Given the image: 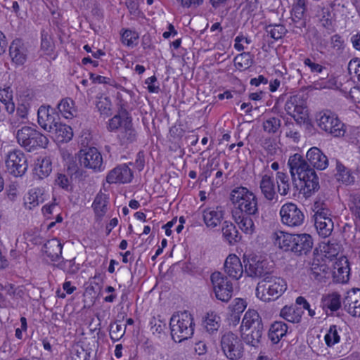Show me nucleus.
I'll use <instances>...</instances> for the list:
<instances>
[{"instance_id":"obj_1","label":"nucleus","mask_w":360,"mask_h":360,"mask_svg":"<svg viewBox=\"0 0 360 360\" xmlns=\"http://www.w3.org/2000/svg\"><path fill=\"white\" fill-rule=\"evenodd\" d=\"M288 165L290 168V172L292 181L295 188L298 190L295 183V175L298 176L300 181V192L304 197H310L315 192L318 191L320 188L319 177L314 168H311L307 162L302 155L298 153L290 157Z\"/></svg>"},{"instance_id":"obj_2","label":"nucleus","mask_w":360,"mask_h":360,"mask_svg":"<svg viewBox=\"0 0 360 360\" xmlns=\"http://www.w3.org/2000/svg\"><path fill=\"white\" fill-rule=\"evenodd\" d=\"M272 240L275 246L285 252L295 255H306L313 248L312 237L307 233L291 234L282 231L273 233Z\"/></svg>"},{"instance_id":"obj_3","label":"nucleus","mask_w":360,"mask_h":360,"mask_svg":"<svg viewBox=\"0 0 360 360\" xmlns=\"http://www.w3.org/2000/svg\"><path fill=\"white\" fill-rule=\"evenodd\" d=\"M110 131L119 130L117 138L120 146L128 147L136 141L137 132L133 127L132 119L125 109L112 117L108 124Z\"/></svg>"},{"instance_id":"obj_4","label":"nucleus","mask_w":360,"mask_h":360,"mask_svg":"<svg viewBox=\"0 0 360 360\" xmlns=\"http://www.w3.org/2000/svg\"><path fill=\"white\" fill-rule=\"evenodd\" d=\"M241 337L252 347H257L263 335V323L258 312L249 309L244 315L240 326Z\"/></svg>"},{"instance_id":"obj_5","label":"nucleus","mask_w":360,"mask_h":360,"mask_svg":"<svg viewBox=\"0 0 360 360\" xmlns=\"http://www.w3.org/2000/svg\"><path fill=\"white\" fill-rule=\"evenodd\" d=\"M231 202L240 210L238 213L252 215L257 218L259 211L256 195L243 186L236 187L231 192Z\"/></svg>"},{"instance_id":"obj_6","label":"nucleus","mask_w":360,"mask_h":360,"mask_svg":"<svg viewBox=\"0 0 360 360\" xmlns=\"http://www.w3.org/2000/svg\"><path fill=\"white\" fill-rule=\"evenodd\" d=\"M287 289L284 279L271 274L258 283L255 294L257 298L268 302L281 297Z\"/></svg>"},{"instance_id":"obj_7","label":"nucleus","mask_w":360,"mask_h":360,"mask_svg":"<svg viewBox=\"0 0 360 360\" xmlns=\"http://www.w3.org/2000/svg\"><path fill=\"white\" fill-rule=\"evenodd\" d=\"M169 326L172 338L176 342H181L193 335L195 324L188 311L174 314L170 319Z\"/></svg>"},{"instance_id":"obj_8","label":"nucleus","mask_w":360,"mask_h":360,"mask_svg":"<svg viewBox=\"0 0 360 360\" xmlns=\"http://www.w3.org/2000/svg\"><path fill=\"white\" fill-rule=\"evenodd\" d=\"M18 143L28 151L37 148H46L49 143L48 139L41 132L31 127H23L16 133Z\"/></svg>"},{"instance_id":"obj_9","label":"nucleus","mask_w":360,"mask_h":360,"mask_svg":"<svg viewBox=\"0 0 360 360\" xmlns=\"http://www.w3.org/2000/svg\"><path fill=\"white\" fill-rule=\"evenodd\" d=\"M243 262L244 272L249 277L266 278L271 274L268 262L257 255L244 254Z\"/></svg>"},{"instance_id":"obj_10","label":"nucleus","mask_w":360,"mask_h":360,"mask_svg":"<svg viewBox=\"0 0 360 360\" xmlns=\"http://www.w3.org/2000/svg\"><path fill=\"white\" fill-rule=\"evenodd\" d=\"M313 211L314 212V226L319 235L323 238L329 236L333 229V222L330 212L320 202H315Z\"/></svg>"},{"instance_id":"obj_11","label":"nucleus","mask_w":360,"mask_h":360,"mask_svg":"<svg viewBox=\"0 0 360 360\" xmlns=\"http://www.w3.org/2000/svg\"><path fill=\"white\" fill-rule=\"evenodd\" d=\"M220 346L224 354L229 360H238L243 355L244 347L242 340L231 331L221 335Z\"/></svg>"},{"instance_id":"obj_12","label":"nucleus","mask_w":360,"mask_h":360,"mask_svg":"<svg viewBox=\"0 0 360 360\" xmlns=\"http://www.w3.org/2000/svg\"><path fill=\"white\" fill-rule=\"evenodd\" d=\"M316 122L322 130L335 137H340L345 134L344 124L331 111L321 112L316 116Z\"/></svg>"},{"instance_id":"obj_13","label":"nucleus","mask_w":360,"mask_h":360,"mask_svg":"<svg viewBox=\"0 0 360 360\" xmlns=\"http://www.w3.org/2000/svg\"><path fill=\"white\" fill-rule=\"evenodd\" d=\"M281 222L289 227L297 228L303 225L304 214L303 212L292 202L284 204L280 210Z\"/></svg>"},{"instance_id":"obj_14","label":"nucleus","mask_w":360,"mask_h":360,"mask_svg":"<svg viewBox=\"0 0 360 360\" xmlns=\"http://www.w3.org/2000/svg\"><path fill=\"white\" fill-rule=\"evenodd\" d=\"M78 158L81 167L91 169L95 172L104 169L102 155L94 147L81 149L78 153Z\"/></svg>"},{"instance_id":"obj_15","label":"nucleus","mask_w":360,"mask_h":360,"mask_svg":"<svg viewBox=\"0 0 360 360\" xmlns=\"http://www.w3.org/2000/svg\"><path fill=\"white\" fill-rule=\"evenodd\" d=\"M210 280L216 297L222 302H229L232 297L233 294V285L231 282L219 271L212 273Z\"/></svg>"},{"instance_id":"obj_16","label":"nucleus","mask_w":360,"mask_h":360,"mask_svg":"<svg viewBox=\"0 0 360 360\" xmlns=\"http://www.w3.org/2000/svg\"><path fill=\"white\" fill-rule=\"evenodd\" d=\"M7 171L14 176H22L28 167L27 160L20 150H14L7 155L6 159Z\"/></svg>"},{"instance_id":"obj_17","label":"nucleus","mask_w":360,"mask_h":360,"mask_svg":"<svg viewBox=\"0 0 360 360\" xmlns=\"http://www.w3.org/2000/svg\"><path fill=\"white\" fill-rule=\"evenodd\" d=\"M285 110L296 121L299 120V117L296 118L297 115H300V118L302 119V115H307V102L304 96L300 94L291 96L285 103Z\"/></svg>"},{"instance_id":"obj_18","label":"nucleus","mask_w":360,"mask_h":360,"mask_svg":"<svg viewBox=\"0 0 360 360\" xmlns=\"http://www.w3.org/2000/svg\"><path fill=\"white\" fill-rule=\"evenodd\" d=\"M133 178L131 169L126 164L120 165L110 171L106 176L108 184H127Z\"/></svg>"},{"instance_id":"obj_19","label":"nucleus","mask_w":360,"mask_h":360,"mask_svg":"<svg viewBox=\"0 0 360 360\" xmlns=\"http://www.w3.org/2000/svg\"><path fill=\"white\" fill-rule=\"evenodd\" d=\"M345 309L352 316L360 317V289H352L347 292L343 300Z\"/></svg>"},{"instance_id":"obj_20","label":"nucleus","mask_w":360,"mask_h":360,"mask_svg":"<svg viewBox=\"0 0 360 360\" xmlns=\"http://www.w3.org/2000/svg\"><path fill=\"white\" fill-rule=\"evenodd\" d=\"M225 273L231 278L238 280L244 272L242 262L236 255H229L224 264Z\"/></svg>"},{"instance_id":"obj_21","label":"nucleus","mask_w":360,"mask_h":360,"mask_svg":"<svg viewBox=\"0 0 360 360\" xmlns=\"http://www.w3.org/2000/svg\"><path fill=\"white\" fill-rule=\"evenodd\" d=\"M38 123L44 130L50 131L58 122L53 110L49 106H41L37 111Z\"/></svg>"},{"instance_id":"obj_22","label":"nucleus","mask_w":360,"mask_h":360,"mask_svg":"<svg viewBox=\"0 0 360 360\" xmlns=\"http://www.w3.org/2000/svg\"><path fill=\"white\" fill-rule=\"evenodd\" d=\"M259 188L264 198L269 202H277L278 195L276 191V186L274 177L269 174H264L262 176L259 181Z\"/></svg>"},{"instance_id":"obj_23","label":"nucleus","mask_w":360,"mask_h":360,"mask_svg":"<svg viewBox=\"0 0 360 360\" xmlns=\"http://www.w3.org/2000/svg\"><path fill=\"white\" fill-rule=\"evenodd\" d=\"M306 158L309 166L319 170H323L328 166V159L322 151L316 148H311L307 153Z\"/></svg>"},{"instance_id":"obj_24","label":"nucleus","mask_w":360,"mask_h":360,"mask_svg":"<svg viewBox=\"0 0 360 360\" xmlns=\"http://www.w3.org/2000/svg\"><path fill=\"white\" fill-rule=\"evenodd\" d=\"M350 268L346 257H341L333 264V277L334 281L345 283L349 281Z\"/></svg>"},{"instance_id":"obj_25","label":"nucleus","mask_w":360,"mask_h":360,"mask_svg":"<svg viewBox=\"0 0 360 360\" xmlns=\"http://www.w3.org/2000/svg\"><path fill=\"white\" fill-rule=\"evenodd\" d=\"M9 55L16 65H22L26 61L27 49L20 39H15L12 41L9 47Z\"/></svg>"},{"instance_id":"obj_26","label":"nucleus","mask_w":360,"mask_h":360,"mask_svg":"<svg viewBox=\"0 0 360 360\" xmlns=\"http://www.w3.org/2000/svg\"><path fill=\"white\" fill-rule=\"evenodd\" d=\"M224 214L221 207L205 209L202 213L203 221L208 228H215L221 222Z\"/></svg>"},{"instance_id":"obj_27","label":"nucleus","mask_w":360,"mask_h":360,"mask_svg":"<svg viewBox=\"0 0 360 360\" xmlns=\"http://www.w3.org/2000/svg\"><path fill=\"white\" fill-rule=\"evenodd\" d=\"M49 133L52 137L58 142H68L72 139V130L70 126L58 122Z\"/></svg>"},{"instance_id":"obj_28","label":"nucleus","mask_w":360,"mask_h":360,"mask_svg":"<svg viewBox=\"0 0 360 360\" xmlns=\"http://www.w3.org/2000/svg\"><path fill=\"white\" fill-rule=\"evenodd\" d=\"M340 306V297L338 294L327 295L321 298L320 307L326 315L329 314V311L332 314L337 311Z\"/></svg>"},{"instance_id":"obj_29","label":"nucleus","mask_w":360,"mask_h":360,"mask_svg":"<svg viewBox=\"0 0 360 360\" xmlns=\"http://www.w3.org/2000/svg\"><path fill=\"white\" fill-rule=\"evenodd\" d=\"M235 222L240 229L246 234H252L255 231V224L252 215L236 212L233 214Z\"/></svg>"},{"instance_id":"obj_30","label":"nucleus","mask_w":360,"mask_h":360,"mask_svg":"<svg viewBox=\"0 0 360 360\" xmlns=\"http://www.w3.org/2000/svg\"><path fill=\"white\" fill-rule=\"evenodd\" d=\"M44 252L51 261H58L62 255L63 245L57 238L48 240L44 245Z\"/></svg>"},{"instance_id":"obj_31","label":"nucleus","mask_w":360,"mask_h":360,"mask_svg":"<svg viewBox=\"0 0 360 360\" xmlns=\"http://www.w3.org/2000/svg\"><path fill=\"white\" fill-rule=\"evenodd\" d=\"M108 197L103 193H98L93 202L92 207L97 219H102L108 211Z\"/></svg>"},{"instance_id":"obj_32","label":"nucleus","mask_w":360,"mask_h":360,"mask_svg":"<svg viewBox=\"0 0 360 360\" xmlns=\"http://www.w3.org/2000/svg\"><path fill=\"white\" fill-rule=\"evenodd\" d=\"M288 331V326L282 321L273 323L269 330V338L274 344H277Z\"/></svg>"},{"instance_id":"obj_33","label":"nucleus","mask_w":360,"mask_h":360,"mask_svg":"<svg viewBox=\"0 0 360 360\" xmlns=\"http://www.w3.org/2000/svg\"><path fill=\"white\" fill-rule=\"evenodd\" d=\"M221 232L224 240L230 245L235 244L240 239L238 230L231 222L225 221L222 225Z\"/></svg>"},{"instance_id":"obj_34","label":"nucleus","mask_w":360,"mask_h":360,"mask_svg":"<svg viewBox=\"0 0 360 360\" xmlns=\"http://www.w3.org/2000/svg\"><path fill=\"white\" fill-rule=\"evenodd\" d=\"M302 311L294 305L285 306L280 312V316L290 323H299L302 318Z\"/></svg>"},{"instance_id":"obj_35","label":"nucleus","mask_w":360,"mask_h":360,"mask_svg":"<svg viewBox=\"0 0 360 360\" xmlns=\"http://www.w3.org/2000/svg\"><path fill=\"white\" fill-rule=\"evenodd\" d=\"M44 201V191L40 188H34L31 189L25 200V204L29 205V208L32 209L38 206Z\"/></svg>"},{"instance_id":"obj_36","label":"nucleus","mask_w":360,"mask_h":360,"mask_svg":"<svg viewBox=\"0 0 360 360\" xmlns=\"http://www.w3.org/2000/svg\"><path fill=\"white\" fill-rule=\"evenodd\" d=\"M277 191L282 196H285L290 193V184L289 176L286 173L278 172L276 174Z\"/></svg>"},{"instance_id":"obj_37","label":"nucleus","mask_w":360,"mask_h":360,"mask_svg":"<svg viewBox=\"0 0 360 360\" xmlns=\"http://www.w3.org/2000/svg\"><path fill=\"white\" fill-rule=\"evenodd\" d=\"M336 170L335 178L338 181H342L345 184L354 183V178L352 176L350 171L338 161L336 164Z\"/></svg>"},{"instance_id":"obj_38","label":"nucleus","mask_w":360,"mask_h":360,"mask_svg":"<svg viewBox=\"0 0 360 360\" xmlns=\"http://www.w3.org/2000/svg\"><path fill=\"white\" fill-rule=\"evenodd\" d=\"M34 171L39 179L48 176L52 170L51 161L49 158H44L41 160H38Z\"/></svg>"},{"instance_id":"obj_39","label":"nucleus","mask_w":360,"mask_h":360,"mask_svg":"<svg viewBox=\"0 0 360 360\" xmlns=\"http://www.w3.org/2000/svg\"><path fill=\"white\" fill-rule=\"evenodd\" d=\"M329 270V267L325 263H319V260L314 261L310 268L311 274L315 279L319 281L326 278Z\"/></svg>"},{"instance_id":"obj_40","label":"nucleus","mask_w":360,"mask_h":360,"mask_svg":"<svg viewBox=\"0 0 360 360\" xmlns=\"http://www.w3.org/2000/svg\"><path fill=\"white\" fill-rule=\"evenodd\" d=\"M55 49L51 34L45 30L41 32V49L46 55H51Z\"/></svg>"},{"instance_id":"obj_41","label":"nucleus","mask_w":360,"mask_h":360,"mask_svg":"<svg viewBox=\"0 0 360 360\" xmlns=\"http://www.w3.org/2000/svg\"><path fill=\"white\" fill-rule=\"evenodd\" d=\"M73 105L74 101L72 99L67 98L63 99L58 104V109L65 118H72L74 116V113L75 112Z\"/></svg>"},{"instance_id":"obj_42","label":"nucleus","mask_w":360,"mask_h":360,"mask_svg":"<svg viewBox=\"0 0 360 360\" xmlns=\"http://www.w3.org/2000/svg\"><path fill=\"white\" fill-rule=\"evenodd\" d=\"M234 64L239 70H246L252 64L251 54L249 52H243L238 54L234 58Z\"/></svg>"},{"instance_id":"obj_43","label":"nucleus","mask_w":360,"mask_h":360,"mask_svg":"<svg viewBox=\"0 0 360 360\" xmlns=\"http://www.w3.org/2000/svg\"><path fill=\"white\" fill-rule=\"evenodd\" d=\"M220 318L213 312L207 313L204 321V326L207 332L212 333L219 328Z\"/></svg>"},{"instance_id":"obj_44","label":"nucleus","mask_w":360,"mask_h":360,"mask_svg":"<svg viewBox=\"0 0 360 360\" xmlns=\"http://www.w3.org/2000/svg\"><path fill=\"white\" fill-rule=\"evenodd\" d=\"M75 258L72 259L62 260L58 263L56 266L59 269L63 270L64 272L69 274H75L79 269V265L75 263Z\"/></svg>"},{"instance_id":"obj_45","label":"nucleus","mask_w":360,"mask_h":360,"mask_svg":"<svg viewBox=\"0 0 360 360\" xmlns=\"http://www.w3.org/2000/svg\"><path fill=\"white\" fill-rule=\"evenodd\" d=\"M266 32L270 34L274 39L278 40L286 33L285 27L280 24L269 25L266 27Z\"/></svg>"},{"instance_id":"obj_46","label":"nucleus","mask_w":360,"mask_h":360,"mask_svg":"<svg viewBox=\"0 0 360 360\" xmlns=\"http://www.w3.org/2000/svg\"><path fill=\"white\" fill-rule=\"evenodd\" d=\"M281 125L279 118L272 117L264 121L262 127L264 131L269 134H275L278 131Z\"/></svg>"},{"instance_id":"obj_47","label":"nucleus","mask_w":360,"mask_h":360,"mask_svg":"<svg viewBox=\"0 0 360 360\" xmlns=\"http://www.w3.org/2000/svg\"><path fill=\"white\" fill-rule=\"evenodd\" d=\"M109 333L110 337L113 342L118 341L125 333V326L118 324L117 321L110 323Z\"/></svg>"},{"instance_id":"obj_48","label":"nucleus","mask_w":360,"mask_h":360,"mask_svg":"<svg viewBox=\"0 0 360 360\" xmlns=\"http://www.w3.org/2000/svg\"><path fill=\"white\" fill-rule=\"evenodd\" d=\"M112 103L108 97H101L96 103V108L101 115L109 116L111 115Z\"/></svg>"},{"instance_id":"obj_49","label":"nucleus","mask_w":360,"mask_h":360,"mask_svg":"<svg viewBox=\"0 0 360 360\" xmlns=\"http://www.w3.org/2000/svg\"><path fill=\"white\" fill-rule=\"evenodd\" d=\"M323 249L325 257L332 259L338 255L340 251V245L337 243H332L329 241L323 247Z\"/></svg>"},{"instance_id":"obj_50","label":"nucleus","mask_w":360,"mask_h":360,"mask_svg":"<svg viewBox=\"0 0 360 360\" xmlns=\"http://www.w3.org/2000/svg\"><path fill=\"white\" fill-rule=\"evenodd\" d=\"M349 210L358 219H360V195L351 194L349 196Z\"/></svg>"},{"instance_id":"obj_51","label":"nucleus","mask_w":360,"mask_h":360,"mask_svg":"<svg viewBox=\"0 0 360 360\" xmlns=\"http://www.w3.org/2000/svg\"><path fill=\"white\" fill-rule=\"evenodd\" d=\"M325 341L326 345L329 347L339 342L340 336L335 325L330 326L328 333L325 335Z\"/></svg>"},{"instance_id":"obj_52","label":"nucleus","mask_w":360,"mask_h":360,"mask_svg":"<svg viewBox=\"0 0 360 360\" xmlns=\"http://www.w3.org/2000/svg\"><path fill=\"white\" fill-rule=\"evenodd\" d=\"M347 69L351 79L355 82L360 73V60L357 58L351 60L348 63Z\"/></svg>"},{"instance_id":"obj_53","label":"nucleus","mask_w":360,"mask_h":360,"mask_svg":"<svg viewBox=\"0 0 360 360\" xmlns=\"http://www.w3.org/2000/svg\"><path fill=\"white\" fill-rule=\"evenodd\" d=\"M139 38V35L136 32L130 30H125L121 36L122 42L127 46L134 45V41Z\"/></svg>"},{"instance_id":"obj_54","label":"nucleus","mask_w":360,"mask_h":360,"mask_svg":"<svg viewBox=\"0 0 360 360\" xmlns=\"http://www.w3.org/2000/svg\"><path fill=\"white\" fill-rule=\"evenodd\" d=\"M89 77H90V79L92 80V82L95 83V84H96V83H98V84H110V86H115V81L111 79L109 77H103V76H101V75H97L94 74V73H89Z\"/></svg>"},{"instance_id":"obj_55","label":"nucleus","mask_w":360,"mask_h":360,"mask_svg":"<svg viewBox=\"0 0 360 360\" xmlns=\"http://www.w3.org/2000/svg\"><path fill=\"white\" fill-rule=\"evenodd\" d=\"M296 304L302 306L303 309L308 311V314L311 317H314L316 314L315 309H311L309 303L307 300L302 296H299L296 299Z\"/></svg>"},{"instance_id":"obj_56","label":"nucleus","mask_w":360,"mask_h":360,"mask_svg":"<svg viewBox=\"0 0 360 360\" xmlns=\"http://www.w3.org/2000/svg\"><path fill=\"white\" fill-rule=\"evenodd\" d=\"M306 8L294 5L291 11L292 19L294 22L301 20L304 15Z\"/></svg>"},{"instance_id":"obj_57","label":"nucleus","mask_w":360,"mask_h":360,"mask_svg":"<svg viewBox=\"0 0 360 360\" xmlns=\"http://www.w3.org/2000/svg\"><path fill=\"white\" fill-rule=\"evenodd\" d=\"M13 98V92L11 87L8 86L0 89V101L1 103L9 102Z\"/></svg>"},{"instance_id":"obj_58","label":"nucleus","mask_w":360,"mask_h":360,"mask_svg":"<svg viewBox=\"0 0 360 360\" xmlns=\"http://www.w3.org/2000/svg\"><path fill=\"white\" fill-rule=\"evenodd\" d=\"M30 105L28 103L18 104L16 109V115L21 119H26L28 114Z\"/></svg>"},{"instance_id":"obj_59","label":"nucleus","mask_w":360,"mask_h":360,"mask_svg":"<svg viewBox=\"0 0 360 360\" xmlns=\"http://www.w3.org/2000/svg\"><path fill=\"white\" fill-rule=\"evenodd\" d=\"M126 5L131 14L137 15L139 13V0H127Z\"/></svg>"},{"instance_id":"obj_60","label":"nucleus","mask_w":360,"mask_h":360,"mask_svg":"<svg viewBox=\"0 0 360 360\" xmlns=\"http://www.w3.org/2000/svg\"><path fill=\"white\" fill-rule=\"evenodd\" d=\"M157 81L155 76H152L146 79L145 83L148 84V89L150 93H158L160 91L158 86L153 85V83Z\"/></svg>"},{"instance_id":"obj_61","label":"nucleus","mask_w":360,"mask_h":360,"mask_svg":"<svg viewBox=\"0 0 360 360\" xmlns=\"http://www.w3.org/2000/svg\"><path fill=\"white\" fill-rule=\"evenodd\" d=\"M56 183L60 188L68 190L69 180L65 174H59L56 179Z\"/></svg>"},{"instance_id":"obj_62","label":"nucleus","mask_w":360,"mask_h":360,"mask_svg":"<svg viewBox=\"0 0 360 360\" xmlns=\"http://www.w3.org/2000/svg\"><path fill=\"white\" fill-rule=\"evenodd\" d=\"M246 307L245 302L242 299L235 300V304L233 306V311L234 314L242 313Z\"/></svg>"},{"instance_id":"obj_63","label":"nucleus","mask_w":360,"mask_h":360,"mask_svg":"<svg viewBox=\"0 0 360 360\" xmlns=\"http://www.w3.org/2000/svg\"><path fill=\"white\" fill-rule=\"evenodd\" d=\"M305 65L308 66L311 72H321L323 68L321 65L312 62L309 58H306L304 61Z\"/></svg>"},{"instance_id":"obj_64","label":"nucleus","mask_w":360,"mask_h":360,"mask_svg":"<svg viewBox=\"0 0 360 360\" xmlns=\"http://www.w3.org/2000/svg\"><path fill=\"white\" fill-rule=\"evenodd\" d=\"M343 42L342 37L338 34H335L331 37V44L333 48L338 50L342 47Z\"/></svg>"}]
</instances>
